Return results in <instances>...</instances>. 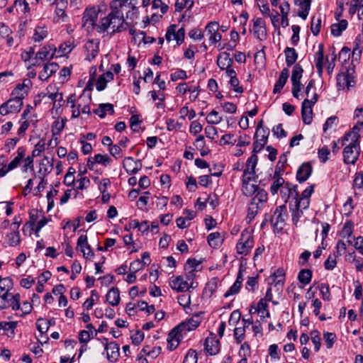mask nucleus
Segmentation results:
<instances>
[{
    "mask_svg": "<svg viewBox=\"0 0 363 363\" xmlns=\"http://www.w3.org/2000/svg\"><path fill=\"white\" fill-rule=\"evenodd\" d=\"M357 128L354 127L352 131L347 133L345 137L344 140L349 142L343 150V160L345 164H354L358 160L360 153L359 147V135Z\"/></svg>",
    "mask_w": 363,
    "mask_h": 363,
    "instance_id": "f257e3e1",
    "label": "nucleus"
},
{
    "mask_svg": "<svg viewBox=\"0 0 363 363\" xmlns=\"http://www.w3.org/2000/svg\"><path fill=\"white\" fill-rule=\"evenodd\" d=\"M123 13L121 10L111 9V12L103 18L99 24L96 26L98 33H104L108 29L112 30V33L121 32L125 30Z\"/></svg>",
    "mask_w": 363,
    "mask_h": 363,
    "instance_id": "f03ea898",
    "label": "nucleus"
},
{
    "mask_svg": "<svg viewBox=\"0 0 363 363\" xmlns=\"http://www.w3.org/2000/svg\"><path fill=\"white\" fill-rule=\"evenodd\" d=\"M267 201L268 194L264 189L259 190V191L254 195L249 203L247 215L246 217L249 223L255 218Z\"/></svg>",
    "mask_w": 363,
    "mask_h": 363,
    "instance_id": "7ed1b4c3",
    "label": "nucleus"
},
{
    "mask_svg": "<svg viewBox=\"0 0 363 363\" xmlns=\"http://www.w3.org/2000/svg\"><path fill=\"white\" fill-rule=\"evenodd\" d=\"M202 318L199 314H195L191 318L186 319L179 324L170 331L171 337H175L177 333L186 335L189 331L196 329L201 323Z\"/></svg>",
    "mask_w": 363,
    "mask_h": 363,
    "instance_id": "20e7f679",
    "label": "nucleus"
},
{
    "mask_svg": "<svg viewBox=\"0 0 363 363\" xmlns=\"http://www.w3.org/2000/svg\"><path fill=\"white\" fill-rule=\"evenodd\" d=\"M254 247V239L252 233L245 229L242 233L236 245L237 252L241 255H247Z\"/></svg>",
    "mask_w": 363,
    "mask_h": 363,
    "instance_id": "39448f33",
    "label": "nucleus"
},
{
    "mask_svg": "<svg viewBox=\"0 0 363 363\" xmlns=\"http://www.w3.org/2000/svg\"><path fill=\"white\" fill-rule=\"evenodd\" d=\"M303 73V69L299 64H296L294 66L291 77L292 83L291 92L293 96L296 99H299V92L303 88V84L301 82Z\"/></svg>",
    "mask_w": 363,
    "mask_h": 363,
    "instance_id": "423d86ee",
    "label": "nucleus"
},
{
    "mask_svg": "<svg viewBox=\"0 0 363 363\" xmlns=\"http://www.w3.org/2000/svg\"><path fill=\"white\" fill-rule=\"evenodd\" d=\"M287 218L288 213L286 206L285 204L281 205L274 210L271 218V223L274 228L282 230Z\"/></svg>",
    "mask_w": 363,
    "mask_h": 363,
    "instance_id": "0eeeda50",
    "label": "nucleus"
},
{
    "mask_svg": "<svg viewBox=\"0 0 363 363\" xmlns=\"http://www.w3.org/2000/svg\"><path fill=\"white\" fill-rule=\"evenodd\" d=\"M318 95L316 93L313 94L311 99H306L302 102L301 105V116L303 122L305 124L309 125L313 119V110L312 106L318 101Z\"/></svg>",
    "mask_w": 363,
    "mask_h": 363,
    "instance_id": "6e6552de",
    "label": "nucleus"
},
{
    "mask_svg": "<svg viewBox=\"0 0 363 363\" xmlns=\"http://www.w3.org/2000/svg\"><path fill=\"white\" fill-rule=\"evenodd\" d=\"M20 298L19 294L4 293L0 295V310L8 307H11L13 311L20 309Z\"/></svg>",
    "mask_w": 363,
    "mask_h": 363,
    "instance_id": "1a4fd4ad",
    "label": "nucleus"
},
{
    "mask_svg": "<svg viewBox=\"0 0 363 363\" xmlns=\"http://www.w3.org/2000/svg\"><path fill=\"white\" fill-rule=\"evenodd\" d=\"M23 101L19 97H13L0 106V114L6 116L9 113L19 112L23 106Z\"/></svg>",
    "mask_w": 363,
    "mask_h": 363,
    "instance_id": "9d476101",
    "label": "nucleus"
},
{
    "mask_svg": "<svg viewBox=\"0 0 363 363\" xmlns=\"http://www.w3.org/2000/svg\"><path fill=\"white\" fill-rule=\"evenodd\" d=\"M100 40L98 38L89 39L84 45L85 60L91 62L99 52Z\"/></svg>",
    "mask_w": 363,
    "mask_h": 363,
    "instance_id": "9b49d317",
    "label": "nucleus"
},
{
    "mask_svg": "<svg viewBox=\"0 0 363 363\" xmlns=\"http://www.w3.org/2000/svg\"><path fill=\"white\" fill-rule=\"evenodd\" d=\"M26 155V149L23 147H19L17 150V156L9 164L4 165L0 169V177H4L9 172L16 168Z\"/></svg>",
    "mask_w": 363,
    "mask_h": 363,
    "instance_id": "f8f14e48",
    "label": "nucleus"
},
{
    "mask_svg": "<svg viewBox=\"0 0 363 363\" xmlns=\"http://www.w3.org/2000/svg\"><path fill=\"white\" fill-rule=\"evenodd\" d=\"M258 157L257 153L252 152V155L247 159L245 168L243 171L242 178L257 179L255 167L257 164Z\"/></svg>",
    "mask_w": 363,
    "mask_h": 363,
    "instance_id": "ddd939ff",
    "label": "nucleus"
},
{
    "mask_svg": "<svg viewBox=\"0 0 363 363\" xmlns=\"http://www.w3.org/2000/svg\"><path fill=\"white\" fill-rule=\"evenodd\" d=\"M218 30L219 24L216 21L210 22L206 26V31L207 35H209L210 43L216 44L221 40L222 35L218 33Z\"/></svg>",
    "mask_w": 363,
    "mask_h": 363,
    "instance_id": "4468645a",
    "label": "nucleus"
},
{
    "mask_svg": "<svg viewBox=\"0 0 363 363\" xmlns=\"http://www.w3.org/2000/svg\"><path fill=\"white\" fill-rule=\"evenodd\" d=\"M111 158L106 154H96L94 157H89L88 158L87 167L90 170H94L96 164H101L104 166H108L111 164Z\"/></svg>",
    "mask_w": 363,
    "mask_h": 363,
    "instance_id": "2eb2a0df",
    "label": "nucleus"
},
{
    "mask_svg": "<svg viewBox=\"0 0 363 363\" xmlns=\"http://www.w3.org/2000/svg\"><path fill=\"white\" fill-rule=\"evenodd\" d=\"M192 283L189 285L187 281H185L182 276L172 277L169 282L170 287L177 292H184L189 290L190 287H193Z\"/></svg>",
    "mask_w": 363,
    "mask_h": 363,
    "instance_id": "dca6fc26",
    "label": "nucleus"
},
{
    "mask_svg": "<svg viewBox=\"0 0 363 363\" xmlns=\"http://www.w3.org/2000/svg\"><path fill=\"white\" fill-rule=\"evenodd\" d=\"M220 342L213 334H211L206 338L204 342V350L210 355H215L218 353L220 350Z\"/></svg>",
    "mask_w": 363,
    "mask_h": 363,
    "instance_id": "f3484780",
    "label": "nucleus"
},
{
    "mask_svg": "<svg viewBox=\"0 0 363 363\" xmlns=\"http://www.w3.org/2000/svg\"><path fill=\"white\" fill-rule=\"evenodd\" d=\"M269 135V130L268 128H266L265 129L262 130V132L259 133L258 137L255 136V141L253 143L252 152L258 153L263 149L267 142Z\"/></svg>",
    "mask_w": 363,
    "mask_h": 363,
    "instance_id": "a211bd4d",
    "label": "nucleus"
},
{
    "mask_svg": "<svg viewBox=\"0 0 363 363\" xmlns=\"http://www.w3.org/2000/svg\"><path fill=\"white\" fill-rule=\"evenodd\" d=\"M123 166L128 174H135L140 170L142 163L140 160H135L131 157H127L123 162Z\"/></svg>",
    "mask_w": 363,
    "mask_h": 363,
    "instance_id": "6ab92c4d",
    "label": "nucleus"
},
{
    "mask_svg": "<svg viewBox=\"0 0 363 363\" xmlns=\"http://www.w3.org/2000/svg\"><path fill=\"white\" fill-rule=\"evenodd\" d=\"M253 32L255 36L261 41L267 38L265 22L262 18H257L254 20Z\"/></svg>",
    "mask_w": 363,
    "mask_h": 363,
    "instance_id": "aec40b11",
    "label": "nucleus"
},
{
    "mask_svg": "<svg viewBox=\"0 0 363 363\" xmlns=\"http://www.w3.org/2000/svg\"><path fill=\"white\" fill-rule=\"evenodd\" d=\"M77 249H79L86 259L92 258L94 253L91 248V246L87 242V236L82 235L77 240Z\"/></svg>",
    "mask_w": 363,
    "mask_h": 363,
    "instance_id": "412c9836",
    "label": "nucleus"
},
{
    "mask_svg": "<svg viewBox=\"0 0 363 363\" xmlns=\"http://www.w3.org/2000/svg\"><path fill=\"white\" fill-rule=\"evenodd\" d=\"M254 179L242 177V192L246 196H252L255 195L259 190L262 189L258 185L251 184L250 182Z\"/></svg>",
    "mask_w": 363,
    "mask_h": 363,
    "instance_id": "4be33fe9",
    "label": "nucleus"
},
{
    "mask_svg": "<svg viewBox=\"0 0 363 363\" xmlns=\"http://www.w3.org/2000/svg\"><path fill=\"white\" fill-rule=\"evenodd\" d=\"M56 52V48L53 45H48L43 47L35 55L36 60H50L52 59Z\"/></svg>",
    "mask_w": 363,
    "mask_h": 363,
    "instance_id": "5701e85b",
    "label": "nucleus"
},
{
    "mask_svg": "<svg viewBox=\"0 0 363 363\" xmlns=\"http://www.w3.org/2000/svg\"><path fill=\"white\" fill-rule=\"evenodd\" d=\"M105 350L106 351V357L110 362H114L117 361L120 352L119 346L116 342H111L109 343L106 342Z\"/></svg>",
    "mask_w": 363,
    "mask_h": 363,
    "instance_id": "b1692460",
    "label": "nucleus"
},
{
    "mask_svg": "<svg viewBox=\"0 0 363 363\" xmlns=\"http://www.w3.org/2000/svg\"><path fill=\"white\" fill-rule=\"evenodd\" d=\"M53 163V158L50 160V158L48 156H45L40 162V169L38 171V174L43 178H45L52 172L54 165Z\"/></svg>",
    "mask_w": 363,
    "mask_h": 363,
    "instance_id": "393cba45",
    "label": "nucleus"
},
{
    "mask_svg": "<svg viewBox=\"0 0 363 363\" xmlns=\"http://www.w3.org/2000/svg\"><path fill=\"white\" fill-rule=\"evenodd\" d=\"M312 166L308 162L302 164L298 169L296 179L299 182L306 181L312 173Z\"/></svg>",
    "mask_w": 363,
    "mask_h": 363,
    "instance_id": "a878e982",
    "label": "nucleus"
},
{
    "mask_svg": "<svg viewBox=\"0 0 363 363\" xmlns=\"http://www.w3.org/2000/svg\"><path fill=\"white\" fill-rule=\"evenodd\" d=\"M59 69V65L55 62L46 64L43 69L40 72L38 78L42 81H45L55 74Z\"/></svg>",
    "mask_w": 363,
    "mask_h": 363,
    "instance_id": "bb28decb",
    "label": "nucleus"
},
{
    "mask_svg": "<svg viewBox=\"0 0 363 363\" xmlns=\"http://www.w3.org/2000/svg\"><path fill=\"white\" fill-rule=\"evenodd\" d=\"M98 18V11L95 8H89L86 9L84 13L83 19L84 21V24L91 26H97L96 25V21Z\"/></svg>",
    "mask_w": 363,
    "mask_h": 363,
    "instance_id": "cd10ccee",
    "label": "nucleus"
},
{
    "mask_svg": "<svg viewBox=\"0 0 363 363\" xmlns=\"http://www.w3.org/2000/svg\"><path fill=\"white\" fill-rule=\"evenodd\" d=\"M294 4L301 9L298 13V16L306 20L311 9V0H295Z\"/></svg>",
    "mask_w": 363,
    "mask_h": 363,
    "instance_id": "c85d7f7f",
    "label": "nucleus"
},
{
    "mask_svg": "<svg viewBox=\"0 0 363 363\" xmlns=\"http://www.w3.org/2000/svg\"><path fill=\"white\" fill-rule=\"evenodd\" d=\"M289 77V69L284 68L280 73L278 80L274 84L273 92L279 93L286 84Z\"/></svg>",
    "mask_w": 363,
    "mask_h": 363,
    "instance_id": "c756f323",
    "label": "nucleus"
},
{
    "mask_svg": "<svg viewBox=\"0 0 363 363\" xmlns=\"http://www.w3.org/2000/svg\"><path fill=\"white\" fill-rule=\"evenodd\" d=\"M357 12L359 19H363V0H351L349 13L352 16Z\"/></svg>",
    "mask_w": 363,
    "mask_h": 363,
    "instance_id": "7c9ffc66",
    "label": "nucleus"
},
{
    "mask_svg": "<svg viewBox=\"0 0 363 363\" xmlns=\"http://www.w3.org/2000/svg\"><path fill=\"white\" fill-rule=\"evenodd\" d=\"M106 301L113 306H118L120 303V291L117 287L111 288L107 293Z\"/></svg>",
    "mask_w": 363,
    "mask_h": 363,
    "instance_id": "2f4dec72",
    "label": "nucleus"
},
{
    "mask_svg": "<svg viewBox=\"0 0 363 363\" xmlns=\"http://www.w3.org/2000/svg\"><path fill=\"white\" fill-rule=\"evenodd\" d=\"M233 63V60L230 57V54L223 52L220 54L217 60V65L221 69H225L230 67Z\"/></svg>",
    "mask_w": 363,
    "mask_h": 363,
    "instance_id": "473e14b6",
    "label": "nucleus"
},
{
    "mask_svg": "<svg viewBox=\"0 0 363 363\" xmlns=\"http://www.w3.org/2000/svg\"><path fill=\"white\" fill-rule=\"evenodd\" d=\"M285 181L282 177L278 176V172L276 170L274 176V181L270 186V192L272 195L277 194L278 191L285 185Z\"/></svg>",
    "mask_w": 363,
    "mask_h": 363,
    "instance_id": "72a5a7b5",
    "label": "nucleus"
},
{
    "mask_svg": "<svg viewBox=\"0 0 363 363\" xmlns=\"http://www.w3.org/2000/svg\"><path fill=\"white\" fill-rule=\"evenodd\" d=\"M138 3V0H129L125 8H129L126 12V18L128 19L134 20L138 18V9L136 5Z\"/></svg>",
    "mask_w": 363,
    "mask_h": 363,
    "instance_id": "f704fd0d",
    "label": "nucleus"
},
{
    "mask_svg": "<svg viewBox=\"0 0 363 363\" xmlns=\"http://www.w3.org/2000/svg\"><path fill=\"white\" fill-rule=\"evenodd\" d=\"M207 241L211 247L217 248L222 244L223 238L220 233L214 232L208 235Z\"/></svg>",
    "mask_w": 363,
    "mask_h": 363,
    "instance_id": "c9c22d12",
    "label": "nucleus"
},
{
    "mask_svg": "<svg viewBox=\"0 0 363 363\" xmlns=\"http://www.w3.org/2000/svg\"><path fill=\"white\" fill-rule=\"evenodd\" d=\"M286 56V64L288 67L293 65L298 58V53L293 48L287 47L284 50Z\"/></svg>",
    "mask_w": 363,
    "mask_h": 363,
    "instance_id": "e433bc0d",
    "label": "nucleus"
},
{
    "mask_svg": "<svg viewBox=\"0 0 363 363\" xmlns=\"http://www.w3.org/2000/svg\"><path fill=\"white\" fill-rule=\"evenodd\" d=\"M347 27V21L346 20H342L339 23H334L331 26V33L334 36H340Z\"/></svg>",
    "mask_w": 363,
    "mask_h": 363,
    "instance_id": "4c0bfd02",
    "label": "nucleus"
},
{
    "mask_svg": "<svg viewBox=\"0 0 363 363\" xmlns=\"http://www.w3.org/2000/svg\"><path fill=\"white\" fill-rule=\"evenodd\" d=\"M21 242L19 232L18 230H13V232L6 235V242L9 246H16Z\"/></svg>",
    "mask_w": 363,
    "mask_h": 363,
    "instance_id": "58836bf2",
    "label": "nucleus"
},
{
    "mask_svg": "<svg viewBox=\"0 0 363 363\" xmlns=\"http://www.w3.org/2000/svg\"><path fill=\"white\" fill-rule=\"evenodd\" d=\"M273 281L275 282V286H283L285 279V272L284 269L279 268L274 271L272 274Z\"/></svg>",
    "mask_w": 363,
    "mask_h": 363,
    "instance_id": "ea45409f",
    "label": "nucleus"
},
{
    "mask_svg": "<svg viewBox=\"0 0 363 363\" xmlns=\"http://www.w3.org/2000/svg\"><path fill=\"white\" fill-rule=\"evenodd\" d=\"M320 15L314 16L311 18V30L314 35H318L321 28Z\"/></svg>",
    "mask_w": 363,
    "mask_h": 363,
    "instance_id": "a19ab883",
    "label": "nucleus"
},
{
    "mask_svg": "<svg viewBox=\"0 0 363 363\" xmlns=\"http://www.w3.org/2000/svg\"><path fill=\"white\" fill-rule=\"evenodd\" d=\"M311 278L312 272L308 269H301L298 275V281L304 285L309 284L311 281Z\"/></svg>",
    "mask_w": 363,
    "mask_h": 363,
    "instance_id": "79ce46f5",
    "label": "nucleus"
},
{
    "mask_svg": "<svg viewBox=\"0 0 363 363\" xmlns=\"http://www.w3.org/2000/svg\"><path fill=\"white\" fill-rule=\"evenodd\" d=\"M47 35L48 30L45 26H37L33 38L35 42H40L45 38Z\"/></svg>",
    "mask_w": 363,
    "mask_h": 363,
    "instance_id": "37998d69",
    "label": "nucleus"
},
{
    "mask_svg": "<svg viewBox=\"0 0 363 363\" xmlns=\"http://www.w3.org/2000/svg\"><path fill=\"white\" fill-rule=\"evenodd\" d=\"M259 313H261V318L269 317L270 313L268 310L267 303L264 299H260L257 303V308L255 309Z\"/></svg>",
    "mask_w": 363,
    "mask_h": 363,
    "instance_id": "c03bdc74",
    "label": "nucleus"
},
{
    "mask_svg": "<svg viewBox=\"0 0 363 363\" xmlns=\"http://www.w3.org/2000/svg\"><path fill=\"white\" fill-rule=\"evenodd\" d=\"M311 341L314 345V350L315 352H318L321 347V337L319 331L314 330L310 333Z\"/></svg>",
    "mask_w": 363,
    "mask_h": 363,
    "instance_id": "a18cd8bd",
    "label": "nucleus"
},
{
    "mask_svg": "<svg viewBox=\"0 0 363 363\" xmlns=\"http://www.w3.org/2000/svg\"><path fill=\"white\" fill-rule=\"evenodd\" d=\"M183 337V334L177 333L175 337L170 335V333L168 335L167 341H168V347L171 350H173L177 348L179 345L180 339Z\"/></svg>",
    "mask_w": 363,
    "mask_h": 363,
    "instance_id": "49530a36",
    "label": "nucleus"
},
{
    "mask_svg": "<svg viewBox=\"0 0 363 363\" xmlns=\"http://www.w3.org/2000/svg\"><path fill=\"white\" fill-rule=\"evenodd\" d=\"M258 278L259 276L257 275L255 277H248V279L246 282V289L248 291L254 293L256 289L258 288Z\"/></svg>",
    "mask_w": 363,
    "mask_h": 363,
    "instance_id": "de8ad7c7",
    "label": "nucleus"
},
{
    "mask_svg": "<svg viewBox=\"0 0 363 363\" xmlns=\"http://www.w3.org/2000/svg\"><path fill=\"white\" fill-rule=\"evenodd\" d=\"M14 6L18 12L26 13L30 11L29 4L26 0H16Z\"/></svg>",
    "mask_w": 363,
    "mask_h": 363,
    "instance_id": "09e8293b",
    "label": "nucleus"
},
{
    "mask_svg": "<svg viewBox=\"0 0 363 363\" xmlns=\"http://www.w3.org/2000/svg\"><path fill=\"white\" fill-rule=\"evenodd\" d=\"M46 142L45 139H40L38 143L35 145V149L32 152V156L36 157L45 150Z\"/></svg>",
    "mask_w": 363,
    "mask_h": 363,
    "instance_id": "8fccbe9b",
    "label": "nucleus"
},
{
    "mask_svg": "<svg viewBox=\"0 0 363 363\" xmlns=\"http://www.w3.org/2000/svg\"><path fill=\"white\" fill-rule=\"evenodd\" d=\"M49 323L45 319L42 318L37 320L36 327L38 331L41 333V337L44 333H46L49 329Z\"/></svg>",
    "mask_w": 363,
    "mask_h": 363,
    "instance_id": "3c124183",
    "label": "nucleus"
},
{
    "mask_svg": "<svg viewBox=\"0 0 363 363\" xmlns=\"http://www.w3.org/2000/svg\"><path fill=\"white\" fill-rule=\"evenodd\" d=\"M201 262L196 259H187L186 264L184 266V270L189 271H199V267H200Z\"/></svg>",
    "mask_w": 363,
    "mask_h": 363,
    "instance_id": "603ef678",
    "label": "nucleus"
},
{
    "mask_svg": "<svg viewBox=\"0 0 363 363\" xmlns=\"http://www.w3.org/2000/svg\"><path fill=\"white\" fill-rule=\"evenodd\" d=\"M353 227H354V225L352 221H350V220L347 221L345 223L343 228L341 231L342 237V238L351 237V235H352V233H353Z\"/></svg>",
    "mask_w": 363,
    "mask_h": 363,
    "instance_id": "864d4df0",
    "label": "nucleus"
},
{
    "mask_svg": "<svg viewBox=\"0 0 363 363\" xmlns=\"http://www.w3.org/2000/svg\"><path fill=\"white\" fill-rule=\"evenodd\" d=\"M13 288L12 279L9 277L2 278L0 283V289L5 293H9V291Z\"/></svg>",
    "mask_w": 363,
    "mask_h": 363,
    "instance_id": "5fc2aeb1",
    "label": "nucleus"
},
{
    "mask_svg": "<svg viewBox=\"0 0 363 363\" xmlns=\"http://www.w3.org/2000/svg\"><path fill=\"white\" fill-rule=\"evenodd\" d=\"M25 84H18L16 85V88L12 91L11 95L13 97H19L21 99V101H23L24 98V94L26 91L25 89Z\"/></svg>",
    "mask_w": 363,
    "mask_h": 363,
    "instance_id": "6e6d98bb",
    "label": "nucleus"
},
{
    "mask_svg": "<svg viewBox=\"0 0 363 363\" xmlns=\"http://www.w3.org/2000/svg\"><path fill=\"white\" fill-rule=\"evenodd\" d=\"M207 122L210 124H218L222 121V118L219 116L218 113L213 110L206 118Z\"/></svg>",
    "mask_w": 363,
    "mask_h": 363,
    "instance_id": "4d7b16f0",
    "label": "nucleus"
},
{
    "mask_svg": "<svg viewBox=\"0 0 363 363\" xmlns=\"http://www.w3.org/2000/svg\"><path fill=\"white\" fill-rule=\"evenodd\" d=\"M290 210L291 211L292 222L294 225H297L299 218L303 216V210L295 206H290Z\"/></svg>",
    "mask_w": 363,
    "mask_h": 363,
    "instance_id": "13d9d810",
    "label": "nucleus"
},
{
    "mask_svg": "<svg viewBox=\"0 0 363 363\" xmlns=\"http://www.w3.org/2000/svg\"><path fill=\"white\" fill-rule=\"evenodd\" d=\"M337 256L335 254L330 255L328 259L325 261L324 266L327 270H333L337 264L336 262Z\"/></svg>",
    "mask_w": 363,
    "mask_h": 363,
    "instance_id": "bf43d9fd",
    "label": "nucleus"
},
{
    "mask_svg": "<svg viewBox=\"0 0 363 363\" xmlns=\"http://www.w3.org/2000/svg\"><path fill=\"white\" fill-rule=\"evenodd\" d=\"M310 203V199L299 196L295 199V207L304 210L308 208Z\"/></svg>",
    "mask_w": 363,
    "mask_h": 363,
    "instance_id": "052dcab7",
    "label": "nucleus"
},
{
    "mask_svg": "<svg viewBox=\"0 0 363 363\" xmlns=\"http://www.w3.org/2000/svg\"><path fill=\"white\" fill-rule=\"evenodd\" d=\"M323 338L325 340L327 348L330 349L333 347L336 340V335L333 333L326 332L323 334Z\"/></svg>",
    "mask_w": 363,
    "mask_h": 363,
    "instance_id": "680f3d73",
    "label": "nucleus"
},
{
    "mask_svg": "<svg viewBox=\"0 0 363 363\" xmlns=\"http://www.w3.org/2000/svg\"><path fill=\"white\" fill-rule=\"evenodd\" d=\"M289 183H286L285 185L281 189L280 194L282 199L286 202L290 197H293V191L290 190Z\"/></svg>",
    "mask_w": 363,
    "mask_h": 363,
    "instance_id": "e2e57ef3",
    "label": "nucleus"
},
{
    "mask_svg": "<svg viewBox=\"0 0 363 363\" xmlns=\"http://www.w3.org/2000/svg\"><path fill=\"white\" fill-rule=\"evenodd\" d=\"M197 354L195 350H189L186 354L183 363H197Z\"/></svg>",
    "mask_w": 363,
    "mask_h": 363,
    "instance_id": "0e129e2a",
    "label": "nucleus"
},
{
    "mask_svg": "<svg viewBox=\"0 0 363 363\" xmlns=\"http://www.w3.org/2000/svg\"><path fill=\"white\" fill-rule=\"evenodd\" d=\"M338 123V118L336 116H330L323 124V131L326 132L328 129L336 126Z\"/></svg>",
    "mask_w": 363,
    "mask_h": 363,
    "instance_id": "69168bd1",
    "label": "nucleus"
},
{
    "mask_svg": "<svg viewBox=\"0 0 363 363\" xmlns=\"http://www.w3.org/2000/svg\"><path fill=\"white\" fill-rule=\"evenodd\" d=\"M171 80L174 82L178 79H185L187 78L186 71L183 69H177L170 75Z\"/></svg>",
    "mask_w": 363,
    "mask_h": 363,
    "instance_id": "338daca9",
    "label": "nucleus"
},
{
    "mask_svg": "<svg viewBox=\"0 0 363 363\" xmlns=\"http://www.w3.org/2000/svg\"><path fill=\"white\" fill-rule=\"evenodd\" d=\"M65 124V120L62 119L60 121H55L54 122V125L52 129V132L53 135H58L63 130Z\"/></svg>",
    "mask_w": 363,
    "mask_h": 363,
    "instance_id": "774afa93",
    "label": "nucleus"
}]
</instances>
